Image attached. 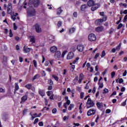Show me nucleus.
<instances>
[{
	"label": "nucleus",
	"instance_id": "obj_29",
	"mask_svg": "<svg viewBox=\"0 0 127 127\" xmlns=\"http://www.w3.org/2000/svg\"><path fill=\"white\" fill-rule=\"evenodd\" d=\"M70 65H71L70 66V71L71 72H74V70H75V65H72V64L70 63Z\"/></svg>",
	"mask_w": 127,
	"mask_h": 127
},
{
	"label": "nucleus",
	"instance_id": "obj_42",
	"mask_svg": "<svg viewBox=\"0 0 127 127\" xmlns=\"http://www.w3.org/2000/svg\"><path fill=\"white\" fill-rule=\"evenodd\" d=\"M39 121V119L38 118L36 119L34 121V123H33L34 125H36V124H37Z\"/></svg>",
	"mask_w": 127,
	"mask_h": 127
},
{
	"label": "nucleus",
	"instance_id": "obj_8",
	"mask_svg": "<svg viewBox=\"0 0 127 127\" xmlns=\"http://www.w3.org/2000/svg\"><path fill=\"white\" fill-rule=\"evenodd\" d=\"M25 88H26L28 90H32L33 92H35V88H34V89H32V84H31V83H29L25 85Z\"/></svg>",
	"mask_w": 127,
	"mask_h": 127
},
{
	"label": "nucleus",
	"instance_id": "obj_37",
	"mask_svg": "<svg viewBox=\"0 0 127 127\" xmlns=\"http://www.w3.org/2000/svg\"><path fill=\"white\" fill-rule=\"evenodd\" d=\"M98 85H99V88H100V89H102L104 87V83H101L100 82H99Z\"/></svg>",
	"mask_w": 127,
	"mask_h": 127
},
{
	"label": "nucleus",
	"instance_id": "obj_45",
	"mask_svg": "<svg viewBox=\"0 0 127 127\" xmlns=\"http://www.w3.org/2000/svg\"><path fill=\"white\" fill-rule=\"evenodd\" d=\"M27 111H28V109H24L23 111V116H24V115H25L27 113Z\"/></svg>",
	"mask_w": 127,
	"mask_h": 127
},
{
	"label": "nucleus",
	"instance_id": "obj_33",
	"mask_svg": "<svg viewBox=\"0 0 127 127\" xmlns=\"http://www.w3.org/2000/svg\"><path fill=\"white\" fill-rule=\"evenodd\" d=\"M79 59H80V58L79 57H77L75 60H74L73 62H72V64H76V63H77V62H78V60H79Z\"/></svg>",
	"mask_w": 127,
	"mask_h": 127
},
{
	"label": "nucleus",
	"instance_id": "obj_14",
	"mask_svg": "<svg viewBox=\"0 0 127 127\" xmlns=\"http://www.w3.org/2000/svg\"><path fill=\"white\" fill-rule=\"evenodd\" d=\"M26 47V46H24L23 47V51L24 52V53H29V52H30V50H31V49L30 48Z\"/></svg>",
	"mask_w": 127,
	"mask_h": 127
},
{
	"label": "nucleus",
	"instance_id": "obj_49",
	"mask_svg": "<svg viewBox=\"0 0 127 127\" xmlns=\"http://www.w3.org/2000/svg\"><path fill=\"white\" fill-rule=\"evenodd\" d=\"M52 113L53 114H56L57 112V109L56 108H54L53 110H52Z\"/></svg>",
	"mask_w": 127,
	"mask_h": 127
},
{
	"label": "nucleus",
	"instance_id": "obj_61",
	"mask_svg": "<svg viewBox=\"0 0 127 127\" xmlns=\"http://www.w3.org/2000/svg\"><path fill=\"white\" fill-rule=\"evenodd\" d=\"M116 51H117V50H116V48H113V49H112V50H111V52H112V53H116Z\"/></svg>",
	"mask_w": 127,
	"mask_h": 127
},
{
	"label": "nucleus",
	"instance_id": "obj_41",
	"mask_svg": "<svg viewBox=\"0 0 127 127\" xmlns=\"http://www.w3.org/2000/svg\"><path fill=\"white\" fill-rule=\"evenodd\" d=\"M66 53H67V51L65 50V51H64L63 52V54H62V57L63 58H64V57L65 56V55H66Z\"/></svg>",
	"mask_w": 127,
	"mask_h": 127
},
{
	"label": "nucleus",
	"instance_id": "obj_58",
	"mask_svg": "<svg viewBox=\"0 0 127 127\" xmlns=\"http://www.w3.org/2000/svg\"><path fill=\"white\" fill-rule=\"evenodd\" d=\"M127 70H125L124 72L123 73V77L127 76Z\"/></svg>",
	"mask_w": 127,
	"mask_h": 127
},
{
	"label": "nucleus",
	"instance_id": "obj_11",
	"mask_svg": "<svg viewBox=\"0 0 127 127\" xmlns=\"http://www.w3.org/2000/svg\"><path fill=\"white\" fill-rule=\"evenodd\" d=\"M84 45H78L77 47V49L79 52H83L84 51Z\"/></svg>",
	"mask_w": 127,
	"mask_h": 127
},
{
	"label": "nucleus",
	"instance_id": "obj_13",
	"mask_svg": "<svg viewBox=\"0 0 127 127\" xmlns=\"http://www.w3.org/2000/svg\"><path fill=\"white\" fill-rule=\"evenodd\" d=\"M74 57V53L71 52H69L66 57V59L67 60H70V59H72Z\"/></svg>",
	"mask_w": 127,
	"mask_h": 127
},
{
	"label": "nucleus",
	"instance_id": "obj_19",
	"mask_svg": "<svg viewBox=\"0 0 127 127\" xmlns=\"http://www.w3.org/2000/svg\"><path fill=\"white\" fill-rule=\"evenodd\" d=\"M19 3H23V4H24V8H26V6L25 5H26L27 4V3L26 2V0H20Z\"/></svg>",
	"mask_w": 127,
	"mask_h": 127
},
{
	"label": "nucleus",
	"instance_id": "obj_9",
	"mask_svg": "<svg viewBox=\"0 0 127 127\" xmlns=\"http://www.w3.org/2000/svg\"><path fill=\"white\" fill-rule=\"evenodd\" d=\"M96 114V110H93V109H90L88 112H87V116L88 117H90V116H93Z\"/></svg>",
	"mask_w": 127,
	"mask_h": 127
},
{
	"label": "nucleus",
	"instance_id": "obj_56",
	"mask_svg": "<svg viewBox=\"0 0 127 127\" xmlns=\"http://www.w3.org/2000/svg\"><path fill=\"white\" fill-rule=\"evenodd\" d=\"M38 125H39V127H43V126H44L43 122H39Z\"/></svg>",
	"mask_w": 127,
	"mask_h": 127
},
{
	"label": "nucleus",
	"instance_id": "obj_55",
	"mask_svg": "<svg viewBox=\"0 0 127 127\" xmlns=\"http://www.w3.org/2000/svg\"><path fill=\"white\" fill-rule=\"evenodd\" d=\"M52 89H53V87H52V85H50L48 87V90L49 91H50V90H52Z\"/></svg>",
	"mask_w": 127,
	"mask_h": 127
},
{
	"label": "nucleus",
	"instance_id": "obj_59",
	"mask_svg": "<svg viewBox=\"0 0 127 127\" xmlns=\"http://www.w3.org/2000/svg\"><path fill=\"white\" fill-rule=\"evenodd\" d=\"M77 12H74L73 13V16H74V17H77Z\"/></svg>",
	"mask_w": 127,
	"mask_h": 127
},
{
	"label": "nucleus",
	"instance_id": "obj_1",
	"mask_svg": "<svg viewBox=\"0 0 127 127\" xmlns=\"http://www.w3.org/2000/svg\"><path fill=\"white\" fill-rule=\"evenodd\" d=\"M99 14L101 16H103V18L96 20L95 21V25H101L103 22L107 21L108 20V16L105 15V12H100Z\"/></svg>",
	"mask_w": 127,
	"mask_h": 127
},
{
	"label": "nucleus",
	"instance_id": "obj_16",
	"mask_svg": "<svg viewBox=\"0 0 127 127\" xmlns=\"http://www.w3.org/2000/svg\"><path fill=\"white\" fill-rule=\"evenodd\" d=\"M100 7V6H99L98 4H94V5L92 6L91 7V10L92 11H95V10H96V9H98V8Z\"/></svg>",
	"mask_w": 127,
	"mask_h": 127
},
{
	"label": "nucleus",
	"instance_id": "obj_40",
	"mask_svg": "<svg viewBox=\"0 0 127 127\" xmlns=\"http://www.w3.org/2000/svg\"><path fill=\"white\" fill-rule=\"evenodd\" d=\"M9 37H12V36H13V34L12 33V31L11 29H10L9 30Z\"/></svg>",
	"mask_w": 127,
	"mask_h": 127
},
{
	"label": "nucleus",
	"instance_id": "obj_6",
	"mask_svg": "<svg viewBox=\"0 0 127 127\" xmlns=\"http://www.w3.org/2000/svg\"><path fill=\"white\" fill-rule=\"evenodd\" d=\"M97 39V38L96 37V35L93 33L90 34L88 35V40L89 41H95Z\"/></svg>",
	"mask_w": 127,
	"mask_h": 127
},
{
	"label": "nucleus",
	"instance_id": "obj_46",
	"mask_svg": "<svg viewBox=\"0 0 127 127\" xmlns=\"http://www.w3.org/2000/svg\"><path fill=\"white\" fill-rule=\"evenodd\" d=\"M116 76V72L113 71L111 72V78H114Z\"/></svg>",
	"mask_w": 127,
	"mask_h": 127
},
{
	"label": "nucleus",
	"instance_id": "obj_25",
	"mask_svg": "<svg viewBox=\"0 0 127 127\" xmlns=\"http://www.w3.org/2000/svg\"><path fill=\"white\" fill-rule=\"evenodd\" d=\"M40 74H37L35 75L32 78V81H34V80H36V79H40Z\"/></svg>",
	"mask_w": 127,
	"mask_h": 127
},
{
	"label": "nucleus",
	"instance_id": "obj_38",
	"mask_svg": "<svg viewBox=\"0 0 127 127\" xmlns=\"http://www.w3.org/2000/svg\"><path fill=\"white\" fill-rule=\"evenodd\" d=\"M62 26V21H59L57 24V26L59 28L60 27H61Z\"/></svg>",
	"mask_w": 127,
	"mask_h": 127
},
{
	"label": "nucleus",
	"instance_id": "obj_36",
	"mask_svg": "<svg viewBox=\"0 0 127 127\" xmlns=\"http://www.w3.org/2000/svg\"><path fill=\"white\" fill-rule=\"evenodd\" d=\"M48 82H49V84L50 86H52V85H53V84H54L53 80H52V79H49Z\"/></svg>",
	"mask_w": 127,
	"mask_h": 127
},
{
	"label": "nucleus",
	"instance_id": "obj_12",
	"mask_svg": "<svg viewBox=\"0 0 127 127\" xmlns=\"http://www.w3.org/2000/svg\"><path fill=\"white\" fill-rule=\"evenodd\" d=\"M61 57V52L58 51L55 53V58L56 59H59Z\"/></svg>",
	"mask_w": 127,
	"mask_h": 127
},
{
	"label": "nucleus",
	"instance_id": "obj_5",
	"mask_svg": "<svg viewBox=\"0 0 127 127\" xmlns=\"http://www.w3.org/2000/svg\"><path fill=\"white\" fill-rule=\"evenodd\" d=\"M28 91H27L25 93V95L21 98V101L20 104H23L24 103H25L26 101H27V99H28Z\"/></svg>",
	"mask_w": 127,
	"mask_h": 127
},
{
	"label": "nucleus",
	"instance_id": "obj_62",
	"mask_svg": "<svg viewBox=\"0 0 127 127\" xmlns=\"http://www.w3.org/2000/svg\"><path fill=\"white\" fill-rule=\"evenodd\" d=\"M121 91L122 92H125V91H126V87H122L121 88Z\"/></svg>",
	"mask_w": 127,
	"mask_h": 127
},
{
	"label": "nucleus",
	"instance_id": "obj_54",
	"mask_svg": "<svg viewBox=\"0 0 127 127\" xmlns=\"http://www.w3.org/2000/svg\"><path fill=\"white\" fill-rule=\"evenodd\" d=\"M11 17V19H12V20H13V21H14L15 20V19H16V17L14 15H12Z\"/></svg>",
	"mask_w": 127,
	"mask_h": 127
},
{
	"label": "nucleus",
	"instance_id": "obj_57",
	"mask_svg": "<svg viewBox=\"0 0 127 127\" xmlns=\"http://www.w3.org/2000/svg\"><path fill=\"white\" fill-rule=\"evenodd\" d=\"M112 112V111L111 110V109H107L106 111V114H110V113H111Z\"/></svg>",
	"mask_w": 127,
	"mask_h": 127
},
{
	"label": "nucleus",
	"instance_id": "obj_3",
	"mask_svg": "<svg viewBox=\"0 0 127 127\" xmlns=\"http://www.w3.org/2000/svg\"><path fill=\"white\" fill-rule=\"evenodd\" d=\"M29 4H32L34 7H38L40 4V0H29Z\"/></svg>",
	"mask_w": 127,
	"mask_h": 127
},
{
	"label": "nucleus",
	"instance_id": "obj_10",
	"mask_svg": "<svg viewBox=\"0 0 127 127\" xmlns=\"http://www.w3.org/2000/svg\"><path fill=\"white\" fill-rule=\"evenodd\" d=\"M7 12L8 14H10V13L12 12V6H11V4L10 3L8 4V6L7 8Z\"/></svg>",
	"mask_w": 127,
	"mask_h": 127
},
{
	"label": "nucleus",
	"instance_id": "obj_34",
	"mask_svg": "<svg viewBox=\"0 0 127 127\" xmlns=\"http://www.w3.org/2000/svg\"><path fill=\"white\" fill-rule=\"evenodd\" d=\"M73 108H74V104H70V106L68 108V111H72V109H73Z\"/></svg>",
	"mask_w": 127,
	"mask_h": 127
},
{
	"label": "nucleus",
	"instance_id": "obj_50",
	"mask_svg": "<svg viewBox=\"0 0 127 127\" xmlns=\"http://www.w3.org/2000/svg\"><path fill=\"white\" fill-rule=\"evenodd\" d=\"M96 106L99 109H100V108L101 107V103L100 102H97L96 103Z\"/></svg>",
	"mask_w": 127,
	"mask_h": 127
},
{
	"label": "nucleus",
	"instance_id": "obj_48",
	"mask_svg": "<svg viewBox=\"0 0 127 127\" xmlns=\"http://www.w3.org/2000/svg\"><path fill=\"white\" fill-rule=\"evenodd\" d=\"M42 76H43V77H45L46 76V73L45 72V71H42Z\"/></svg>",
	"mask_w": 127,
	"mask_h": 127
},
{
	"label": "nucleus",
	"instance_id": "obj_18",
	"mask_svg": "<svg viewBox=\"0 0 127 127\" xmlns=\"http://www.w3.org/2000/svg\"><path fill=\"white\" fill-rule=\"evenodd\" d=\"M87 5L88 6H93V5H95V1L93 0H89L87 2Z\"/></svg>",
	"mask_w": 127,
	"mask_h": 127
},
{
	"label": "nucleus",
	"instance_id": "obj_23",
	"mask_svg": "<svg viewBox=\"0 0 127 127\" xmlns=\"http://www.w3.org/2000/svg\"><path fill=\"white\" fill-rule=\"evenodd\" d=\"M88 8V6H87V5L83 4L80 7V10H81V11H85L86 8Z\"/></svg>",
	"mask_w": 127,
	"mask_h": 127
},
{
	"label": "nucleus",
	"instance_id": "obj_30",
	"mask_svg": "<svg viewBox=\"0 0 127 127\" xmlns=\"http://www.w3.org/2000/svg\"><path fill=\"white\" fill-rule=\"evenodd\" d=\"M122 46V44L121 43H120L119 44L118 46H117L116 47V51H120V50H121V47Z\"/></svg>",
	"mask_w": 127,
	"mask_h": 127
},
{
	"label": "nucleus",
	"instance_id": "obj_21",
	"mask_svg": "<svg viewBox=\"0 0 127 127\" xmlns=\"http://www.w3.org/2000/svg\"><path fill=\"white\" fill-rule=\"evenodd\" d=\"M39 94L41 97H44V96H45V91H44V90L40 89L39 90Z\"/></svg>",
	"mask_w": 127,
	"mask_h": 127
},
{
	"label": "nucleus",
	"instance_id": "obj_17",
	"mask_svg": "<svg viewBox=\"0 0 127 127\" xmlns=\"http://www.w3.org/2000/svg\"><path fill=\"white\" fill-rule=\"evenodd\" d=\"M104 30V27L103 26H99L95 28V31L97 32H102Z\"/></svg>",
	"mask_w": 127,
	"mask_h": 127
},
{
	"label": "nucleus",
	"instance_id": "obj_31",
	"mask_svg": "<svg viewBox=\"0 0 127 127\" xmlns=\"http://www.w3.org/2000/svg\"><path fill=\"white\" fill-rule=\"evenodd\" d=\"M108 93H109V89L107 88H104L103 90L102 94H108Z\"/></svg>",
	"mask_w": 127,
	"mask_h": 127
},
{
	"label": "nucleus",
	"instance_id": "obj_52",
	"mask_svg": "<svg viewBox=\"0 0 127 127\" xmlns=\"http://www.w3.org/2000/svg\"><path fill=\"white\" fill-rule=\"evenodd\" d=\"M99 56H100V53H97L94 56V59H98V57H99Z\"/></svg>",
	"mask_w": 127,
	"mask_h": 127
},
{
	"label": "nucleus",
	"instance_id": "obj_22",
	"mask_svg": "<svg viewBox=\"0 0 127 127\" xmlns=\"http://www.w3.org/2000/svg\"><path fill=\"white\" fill-rule=\"evenodd\" d=\"M50 51L52 53H54L55 52L57 51V47H56V46L52 47L50 48Z\"/></svg>",
	"mask_w": 127,
	"mask_h": 127
},
{
	"label": "nucleus",
	"instance_id": "obj_15",
	"mask_svg": "<svg viewBox=\"0 0 127 127\" xmlns=\"http://www.w3.org/2000/svg\"><path fill=\"white\" fill-rule=\"evenodd\" d=\"M79 79L78 80V83L82 84V81H83V79H84V75L82 73H81L79 74Z\"/></svg>",
	"mask_w": 127,
	"mask_h": 127
},
{
	"label": "nucleus",
	"instance_id": "obj_32",
	"mask_svg": "<svg viewBox=\"0 0 127 127\" xmlns=\"http://www.w3.org/2000/svg\"><path fill=\"white\" fill-rule=\"evenodd\" d=\"M127 99H126V100L121 104V106L122 107L126 106L127 105Z\"/></svg>",
	"mask_w": 127,
	"mask_h": 127
},
{
	"label": "nucleus",
	"instance_id": "obj_39",
	"mask_svg": "<svg viewBox=\"0 0 127 127\" xmlns=\"http://www.w3.org/2000/svg\"><path fill=\"white\" fill-rule=\"evenodd\" d=\"M106 56V52L105 51H103L101 54V58H103Z\"/></svg>",
	"mask_w": 127,
	"mask_h": 127
},
{
	"label": "nucleus",
	"instance_id": "obj_26",
	"mask_svg": "<svg viewBox=\"0 0 127 127\" xmlns=\"http://www.w3.org/2000/svg\"><path fill=\"white\" fill-rule=\"evenodd\" d=\"M76 30V28L72 27L71 28H70L69 29V32L70 34L74 33L75 32V31Z\"/></svg>",
	"mask_w": 127,
	"mask_h": 127
},
{
	"label": "nucleus",
	"instance_id": "obj_44",
	"mask_svg": "<svg viewBox=\"0 0 127 127\" xmlns=\"http://www.w3.org/2000/svg\"><path fill=\"white\" fill-rule=\"evenodd\" d=\"M123 24L120 23L117 27V29H121L123 27Z\"/></svg>",
	"mask_w": 127,
	"mask_h": 127
},
{
	"label": "nucleus",
	"instance_id": "obj_20",
	"mask_svg": "<svg viewBox=\"0 0 127 127\" xmlns=\"http://www.w3.org/2000/svg\"><path fill=\"white\" fill-rule=\"evenodd\" d=\"M30 42H31L32 44L35 43V37L34 36H30Z\"/></svg>",
	"mask_w": 127,
	"mask_h": 127
},
{
	"label": "nucleus",
	"instance_id": "obj_28",
	"mask_svg": "<svg viewBox=\"0 0 127 127\" xmlns=\"http://www.w3.org/2000/svg\"><path fill=\"white\" fill-rule=\"evenodd\" d=\"M52 77L57 81L58 82V80H59V77L57 76V75H55L54 74L52 75Z\"/></svg>",
	"mask_w": 127,
	"mask_h": 127
},
{
	"label": "nucleus",
	"instance_id": "obj_24",
	"mask_svg": "<svg viewBox=\"0 0 127 127\" xmlns=\"http://www.w3.org/2000/svg\"><path fill=\"white\" fill-rule=\"evenodd\" d=\"M63 10L61 9V7H59L57 10V15H60L62 13Z\"/></svg>",
	"mask_w": 127,
	"mask_h": 127
},
{
	"label": "nucleus",
	"instance_id": "obj_7",
	"mask_svg": "<svg viewBox=\"0 0 127 127\" xmlns=\"http://www.w3.org/2000/svg\"><path fill=\"white\" fill-rule=\"evenodd\" d=\"M34 27L37 33H40V32H42V29H41V27H40V25H39L38 23L35 24L34 25Z\"/></svg>",
	"mask_w": 127,
	"mask_h": 127
},
{
	"label": "nucleus",
	"instance_id": "obj_64",
	"mask_svg": "<svg viewBox=\"0 0 127 127\" xmlns=\"http://www.w3.org/2000/svg\"><path fill=\"white\" fill-rule=\"evenodd\" d=\"M127 20V15H125L124 18V22H126Z\"/></svg>",
	"mask_w": 127,
	"mask_h": 127
},
{
	"label": "nucleus",
	"instance_id": "obj_2",
	"mask_svg": "<svg viewBox=\"0 0 127 127\" xmlns=\"http://www.w3.org/2000/svg\"><path fill=\"white\" fill-rule=\"evenodd\" d=\"M94 106H95L94 101L91 98H88L86 103V108L90 109V108H93Z\"/></svg>",
	"mask_w": 127,
	"mask_h": 127
},
{
	"label": "nucleus",
	"instance_id": "obj_35",
	"mask_svg": "<svg viewBox=\"0 0 127 127\" xmlns=\"http://www.w3.org/2000/svg\"><path fill=\"white\" fill-rule=\"evenodd\" d=\"M33 63L34 64V66L35 68H37V62H36V61L35 60H34L33 61Z\"/></svg>",
	"mask_w": 127,
	"mask_h": 127
},
{
	"label": "nucleus",
	"instance_id": "obj_63",
	"mask_svg": "<svg viewBox=\"0 0 127 127\" xmlns=\"http://www.w3.org/2000/svg\"><path fill=\"white\" fill-rule=\"evenodd\" d=\"M69 119V117H67V116H64V121H66V120H68Z\"/></svg>",
	"mask_w": 127,
	"mask_h": 127
},
{
	"label": "nucleus",
	"instance_id": "obj_43",
	"mask_svg": "<svg viewBox=\"0 0 127 127\" xmlns=\"http://www.w3.org/2000/svg\"><path fill=\"white\" fill-rule=\"evenodd\" d=\"M84 95H85V93L84 92H81L80 95V99H83V98H84Z\"/></svg>",
	"mask_w": 127,
	"mask_h": 127
},
{
	"label": "nucleus",
	"instance_id": "obj_53",
	"mask_svg": "<svg viewBox=\"0 0 127 127\" xmlns=\"http://www.w3.org/2000/svg\"><path fill=\"white\" fill-rule=\"evenodd\" d=\"M118 82L119 83V84H122V83H124V79L123 78L119 79Z\"/></svg>",
	"mask_w": 127,
	"mask_h": 127
},
{
	"label": "nucleus",
	"instance_id": "obj_47",
	"mask_svg": "<svg viewBox=\"0 0 127 127\" xmlns=\"http://www.w3.org/2000/svg\"><path fill=\"white\" fill-rule=\"evenodd\" d=\"M13 29L14 30H16V29H17V26H16V24L15 23H13Z\"/></svg>",
	"mask_w": 127,
	"mask_h": 127
},
{
	"label": "nucleus",
	"instance_id": "obj_27",
	"mask_svg": "<svg viewBox=\"0 0 127 127\" xmlns=\"http://www.w3.org/2000/svg\"><path fill=\"white\" fill-rule=\"evenodd\" d=\"M15 92H16V91H18L19 90V86H18V83H15Z\"/></svg>",
	"mask_w": 127,
	"mask_h": 127
},
{
	"label": "nucleus",
	"instance_id": "obj_51",
	"mask_svg": "<svg viewBox=\"0 0 127 127\" xmlns=\"http://www.w3.org/2000/svg\"><path fill=\"white\" fill-rule=\"evenodd\" d=\"M114 32V28H111V29L109 30V34H112Z\"/></svg>",
	"mask_w": 127,
	"mask_h": 127
},
{
	"label": "nucleus",
	"instance_id": "obj_4",
	"mask_svg": "<svg viewBox=\"0 0 127 127\" xmlns=\"http://www.w3.org/2000/svg\"><path fill=\"white\" fill-rule=\"evenodd\" d=\"M27 13L29 16H35L36 14V10L34 8H31L27 10Z\"/></svg>",
	"mask_w": 127,
	"mask_h": 127
},
{
	"label": "nucleus",
	"instance_id": "obj_60",
	"mask_svg": "<svg viewBox=\"0 0 127 127\" xmlns=\"http://www.w3.org/2000/svg\"><path fill=\"white\" fill-rule=\"evenodd\" d=\"M5 91L2 88H0V93H4Z\"/></svg>",
	"mask_w": 127,
	"mask_h": 127
}]
</instances>
